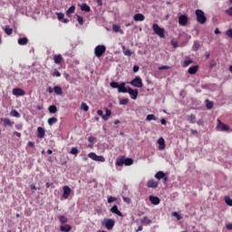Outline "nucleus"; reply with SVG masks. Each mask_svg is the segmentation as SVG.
<instances>
[{"mask_svg":"<svg viewBox=\"0 0 232 232\" xmlns=\"http://www.w3.org/2000/svg\"><path fill=\"white\" fill-rule=\"evenodd\" d=\"M130 84H131L132 86H134V88H142V79H140V77L137 76L136 78H134Z\"/></svg>","mask_w":232,"mask_h":232,"instance_id":"nucleus-6","label":"nucleus"},{"mask_svg":"<svg viewBox=\"0 0 232 232\" xmlns=\"http://www.w3.org/2000/svg\"><path fill=\"white\" fill-rule=\"evenodd\" d=\"M110 86H111V88H117L119 90L121 84H119V82H111L110 83Z\"/></svg>","mask_w":232,"mask_h":232,"instance_id":"nucleus-38","label":"nucleus"},{"mask_svg":"<svg viewBox=\"0 0 232 232\" xmlns=\"http://www.w3.org/2000/svg\"><path fill=\"white\" fill-rule=\"evenodd\" d=\"M111 111L109 110V109H105V114H104V117H111Z\"/></svg>","mask_w":232,"mask_h":232,"instance_id":"nucleus-49","label":"nucleus"},{"mask_svg":"<svg viewBox=\"0 0 232 232\" xmlns=\"http://www.w3.org/2000/svg\"><path fill=\"white\" fill-rule=\"evenodd\" d=\"M97 113H98V115H100V117H102V119L103 120V121H108V117H106V116H104V112L102 111V110H99L98 111H97Z\"/></svg>","mask_w":232,"mask_h":232,"instance_id":"nucleus-32","label":"nucleus"},{"mask_svg":"<svg viewBox=\"0 0 232 232\" xmlns=\"http://www.w3.org/2000/svg\"><path fill=\"white\" fill-rule=\"evenodd\" d=\"M11 115H12V117H17V118L21 117V114L16 110H13L11 111Z\"/></svg>","mask_w":232,"mask_h":232,"instance_id":"nucleus-40","label":"nucleus"},{"mask_svg":"<svg viewBox=\"0 0 232 232\" xmlns=\"http://www.w3.org/2000/svg\"><path fill=\"white\" fill-rule=\"evenodd\" d=\"M60 222L61 224H66V222H68V218L64 216H60Z\"/></svg>","mask_w":232,"mask_h":232,"instance_id":"nucleus-45","label":"nucleus"},{"mask_svg":"<svg viewBox=\"0 0 232 232\" xmlns=\"http://www.w3.org/2000/svg\"><path fill=\"white\" fill-rule=\"evenodd\" d=\"M160 122H161V124L166 125V123H167L166 119H161Z\"/></svg>","mask_w":232,"mask_h":232,"instance_id":"nucleus-63","label":"nucleus"},{"mask_svg":"<svg viewBox=\"0 0 232 232\" xmlns=\"http://www.w3.org/2000/svg\"><path fill=\"white\" fill-rule=\"evenodd\" d=\"M106 53V46L105 45H97L94 49V55L96 57H102V54Z\"/></svg>","mask_w":232,"mask_h":232,"instance_id":"nucleus-3","label":"nucleus"},{"mask_svg":"<svg viewBox=\"0 0 232 232\" xmlns=\"http://www.w3.org/2000/svg\"><path fill=\"white\" fill-rule=\"evenodd\" d=\"M53 75V77H59L61 75V72H59V71H57V70H54Z\"/></svg>","mask_w":232,"mask_h":232,"instance_id":"nucleus-56","label":"nucleus"},{"mask_svg":"<svg viewBox=\"0 0 232 232\" xmlns=\"http://www.w3.org/2000/svg\"><path fill=\"white\" fill-rule=\"evenodd\" d=\"M124 202H127V204H130L131 202V199L130 198H123Z\"/></svg>","mask_w":232,"mask_h":232,"instance_id":"nucleus-59","label":"nucleus"},{"mask_svg":"<svg viewBox=\"0 0 232 232\" xmlns=\"http://www.w3.org/2000/svg\"><path fill=\"white\" fill-rule=\"evenodd\" d=\"M70 154L75 155V157H77V155H79V149H77V147L72 148V150H70Z\"/></svg>","mask_w":232,"mask_h":232,"instance_id":"nucleus-29","label":"nucleus"},{"mask_svg":"<svg viewBox=\"0 0 232 232\" xmlns=\"http://www.w3.org/2000/svg\"><path fill=\"white\" fill-rule=\"evenodd\" d=\"M131 164H133V160H131L130 158L124 159V165L125 166H131Z\"/></svg>","mask_w":232,"mask_h":232,"instance_id":"nucleus-31","label":"nucleus"},{"mask_svg":"<svg viewBox=\"0 0 232 232\" xmlns=\"http://www.w3.org/2000/svg\"><path fill=\"white\" fill-rule=\"evenodd\" d=\"M47 122L49 126H53V124L57 123V118L55 117L49 118Z\"/></svg>","mask_w":232,"mask_h":232,"instance_id":"nucleus-28","label":"nucleus"},{"mask_svg":"<svg viewBox=\"0 0 232 232\" xmlns=\"http://www.w3.org/2000/svg\"><path fill=\"white\" fill-rule=\"evenodd\" d=\"M75 12V5H72L66 12L67 15H70V14H73Z\"/></svg>","mask_w":232,"mask_h":232,"instance_id":"nucleus-41","label":"nucleus"},{"mask_svg":"<svg viewBox=\"0 0 232 232\" xmlns=\"http://www.w3.org/2000/svg\"><path fill=\"white\" fill-rule=\"evenodd\" d=\"M226 34L228 36V37H231L232 39V29H228L226 31Z\"/></svg>","mask_w":232,"mask_h":232,"instance_id":"nucleus-53","label":"nucleus"},{"mask_svg":"<svg viewBox=\"0 0 232 232\" xmlns=\"http://www.w3.org/2000/svg\"><path fill=\"white\" fill-rule=\"evenodd\" d=\"M112 30H114L115 32H120L121 26L115 24L112 26Z\"/></svg>","mask_w":232,"mask_h":232,"instance_id":"nucleus-54","label":"nucleus"},{"mask_svg":"<svg viewBox=\"0 0 232 232\" xmlns=\"http://www.w3.org/2000/svg\"><path fill=\"white\" fill-rule=\"evenodd\" d=\"M226 14H227V15H231L232 16V7H229L228 9L226 10Z\"/></svg>","mask_w":232,"mask_h":232,"instance_id":"nucleus-57","label":"nucleus"},{"mask_svg":"<svg viewBox=\"0 0 232 232\" xmlns=\"http://www.w3.org/2000/svg\"><path fill=\"white\" fill-rule=\"evenodd\" d=\"M28 146H30L31 148H34V146H35V143H34V141H29Z\"/></svg>","mask_w":232,"mask_h":232,"instance_id":"nucleus-62","label":"nucleus"},{"mask_svg":"<svg viewBox=\"0 0 232 232\" xmlns=\"http://www.w3.org/2000/svg\"><path fill=\"white\" fill-rule=\"evenodd\" d=\"M82 12H90L92 10L87 4L79 5Z\"/></svg>","mask_w":232,"mask_h":232,"instance_id":"nucleus-24","label":"nucleus"},{"mask_svg":"<svg viewBox=\"0 0 232 232\" xmlns=\"http://www.w3.org/2000/svg\"><path fill=\"white\" fill-rule=\"evenodd\" d=\"M133 19H134V21H144V19H146V17L142 14H136L133 16Z\"/></svg>","mask_w":232,"mask_h":232,"instance_id":"nucleus-21","label":"nucleus"},{"mask_svg":"<svg viewBox=\"0 0 232 232\" xmlns=\"http://www.w3.org/2000/svg\"><path fill=\"white\" fill-rule=\"evenodd\" d=\"M18 44H20V46H24L25 44H28V38L23 37L18 39Z\"/></svg>","mask_w":232,"mask_h":232,"instance_id":"nucleus-23","label":"nucleus"},{"mask_svg":"<svg viewBox=\"0 0 232 232\" xmlns=\"http://www.w3.org/2000/svg\"><path fill=\"white\" fill-rule=\"evenodd\" d=\"M206 102H207V109L208 110H212L213 109V102H209V100H207Z\"/></svg>","mask_w":232,"mask_h":232,"instance_id":"nucleus-44","label":"nucleus"},{"mask_svg":"<svg viewBox=\"0 0 232 232\" xmlns=\"http://www.w3.org/2000/svg\"><path fill=\"white\" fill-rule=\"evenodd\" d=\"M146 121H157V118L154 114H149L147 115Z\"/></svg>","mask_w":232,"mask_h":232,"instance_id":"nucleus-37","label":"nucleus"},{"mask_svg":"<svg viewBox=\"0 0 232 232\" xmlns=\"http://www.w3.org/2000/svg\"><path fill=\"white\" fill-rule=\"evenodd\" d=\"M117 166H122L124 164V159H118L116 161Z\"/></svg>","mask_w":232,"mask_h":232,"instance_id":"nucleus-46","label":"nucleus"},{"mask_svg":"<svg viewBox=\"0 0 232 232\" xmlns=\"http://www.w3.org/2000/svg\"><path fill=\"white\" fill-rule=\"evenodd\" d=\"M81 110H83V111H88V110H90V107L88 106V104H86V102H82Z\"/></svg>","mask_w":232,"mask_h":232,"instance_id":"nucleus-33","label":"nucleus"},{"mask_svg":"<svg viewBox=\"0 0 232 232\" xmlns=\"http://www.w3.org/2000/svg\"><path fill=\"white\" fill-rule=\"evenodd\" d=\"M77 21L79 24H84V19L82 18V16L77 15Z\"/></svg>","mask_w":232,"mask_h":232,"instance_id":"nucleus-48","label":"nucleus"},{"mask_svg":"<svg viewBox=\"0 0 232 232\" xmlns=\"http://www.w3.org/2000/svg\"><path fill=\"white\" fill-rule=\"evenodd\" d=\"M48 110L50 113H57V107L55 105H51Z\"/></svg>","mask_w":232,"mask_h":232,"instance_id":"nucleus-30","label":"nucleus"},{"mask_svg":"<svg viewBox=\"0 0 232 232\" xmlns=\"http://www.w3.org/2000/svg\"><path fill=\"white\" fill-rule=\"evenodd\" d=\"M179 24L180 26H186L188 24V16L186 14L180 15L179 17Z\"/></svg>","mask_w":232,"mask_h":232,"instance_id":"nucleus-10","label":"nucleus"},{"mask_svg":"<svg viewBox=\"0 0 232 232\" xmlns=\"http://www.w3.org/2000/svg\"><path fill=\"white\" fill-rule=\"evenodd\" d=\"M2 122H4V126H13L14 125V122H12V121H10V119H8V118L2 119Z\"/></svg>","mask_w":232,"mask_h":232,"instance_id":"nucleus-25","label":"nucleus"},{"mask_svg":"<svg viewBox=\"0 0 232 232\" xmlns=\"http://www.w3.org/2000/svg\"><path fill=\"white\" fill-rule=\"evenodd\" d=\"M172 217H176L177 220H182V216H180L178 212H172Z\"/></svg>","mask_w":232,"mask_h":232,"instance_id":"nucleus-43","label":"nucleus"},{"mask_svg":"<svg viewBox=\"0 0 232 232\" xmlns=\"http://www.w3.org/2000/svg\"><path fill=\"white\" fill-rule=\"evenodd\" d=\"M147 186L155 189V188L159 187V182L155 181V179H150L147 182Z\"/></svg>","mask_w":232,"mask_h":232,"instance_id":"nucleus-13","label":"nucleus"},{"mask_svg":"<svg viewBox=\"0 0 232 232\" xmlns=\"http://www.w3.org/2000/svg\"><path fill=\"white\" fill-rule=\"evenodd\" d=\"M63 189V193L62 197L66 200L70 198V195H72V188H70V187L68 186H64Z\"/></svg>","mask_w":232,"mask_h":232,"instance_id":"nucleus-8","label":"nucleus"},{"mask_svg":"<svg viewBox=\"0 0 232 232\" xmlns=\"http://www.w3.org/2000/svg\"><path fill=\"white\" fill-rule=\"evenodd\" d=\"M53 61L55 64H61V63L63 62V56L61 54H54Z\"/></svg>","mask_w":232,"mask_h":232,"instance_id":"nucleus-17","label":"nucleus"},{"mask_svg":"<svg viewBox=\"0 0 232 232\" xmlns=\"http://www.w3.org/2000/svg\"><path fill=\"white\" fill-rule=\"evenodd\" d=\"M88 157L96 162H106V159L103 156H98L95 152H90Z\"/></svg>","mask_w":232,"mask_h":232,"instance_id":"nucleus-5","label":"nucleus"},{"mask_svg":"<svg viewBox=\"0 0 232 232\" xmlns=\"http://www.w3.org/2000/svg\"><path fill=\"white\" fill-rule=\"evenodd\" d=\"M227 229H232V224H227Z\"/></svg>","mask_w":232,"mask_h":232,"instance_id":"nucleus-64","label":"nucleus"},{"mask_svg":"<svg viewBox=\"0 0 232 232\" xmlns=\"http://www.w3.org/2000/svg\"><path fill=\"white\" fill-rule=\"evenodd\" d=\"M152 30L156 35H159L161 39H164V28H160L157 24H152Z\"/></svg>","mask_w":232,"mask_h":232,"instance_id":"nucleus-4","label":"nucleus"},{"mask_svg":"<svg viewBox=\"0 0 232 232\" xmlns=\"http://www.w3.org/2000/svg\"><path fill=\"white\" fill-rule=\"evenodd\" d=\"M119 93H128V88H126L125 82H121L118 89Z\"/></svg>","mask_w":232,"mask_h":232,"instance_id":"nucleus-12","label":"nucleus"},{"mask_svg":"<svg viewBox=\"0 0 232 232\" xmlns=\"http://www.w3.org/2000/svg\"><path fill=\"white\" fill-rule=\"evenodd\" d=\"M155 179H158V180H160L161 179H164V180H168V178H166V174L162 171H159L155 174Z\"/></svg>","mask_w":232,"mask_h":232,"instance_id":"nucleus-16","label":"nucleus"},{"mask_svg":"<svg viewBox=\"0 0 232 232\" xmlns=\"http://www.w3.org/2000/svg\"><path fill=\"white\" fill-rule=\"evenodd\" d=\"M120 104L121 106H126V104H128V99H122L120 101Z\"/></svg>","mask_w":232,"mask_h":232,"instance_id":"nucleus-50","label":"nucleus"},{"mask_svg":"<svg viewBox=\"0 0 232 232\" xmlns=\"http://www.w3.org/2000/svg\"><path fill=\"white\" fill-rule=\"evenodd\" d=\"M53 92L56 93V95H63V89L59 86H54Z\"/></svg>","mask_w":232,"mask_h":232,"instance_id":"nucleus-27","label":"nucleus"},{"mask_svg":"<svg viewBox=\"0 0 232 232\" xmlns=\"http://www.w3.org/2000/svg\"><path fill=\"white\" fill-rule=\"evenodd\" d=\"M225 202L227 206H230L232 208V199L228 196L225 197Z\"/></svg>","mask_w":232,"mask_h":232,"instance_id":"nucleus-35","label":"nucleus"},{"mask_svg":"<svg viewBox=\"0 0 232 232\" xmlns=\"http://www.w3.org/2000/svg\"><path fill=\"white\" fill-rule=\"evenodd\" d=\"M198 71V65H194V66L188 68V72L190 75H195V73H197Z\"/></svg>","mask_w":232,"mask_h":232,"instance_id":"nucleus-18","label":"nucleus"},{"mask_svg":"<svg viewBox=\"0 0 232 232\" xmlns=\"http://www.w3.org/2000/svg\"><path fill=\"white\" fill-rule=\"evenodd\" d=\"M115 200H117V198H113V197L108 198L109 204H111V202H115Z\"/></svg>","mask_w":232,"mask_h":232,"instance_id":"nucleus-52","label":"nucleus"},{"mask_svg":"<svg viewBox=\"0 0 232 232\" xmlns=\"http://www.w3.org/2000/svg\"><path fill=\"white\" fill-rule=\"evenodd\" d=\"M57 17H58L59 21H63V19H64V14L57 13Z\"/></svg>","mask_w":232,"mask_h":232,"instance_id":"nucleus-51","label":"nucleus"},{"mask_svg":"<svg viewBox=\"0 0 232 232\" xmlns=\"http://www.w3.org/2000/svg\"><path fill=\"white\" fill-rule=\"evenodd\" d=\"M192 63H193V60H186L184 62L183 66L186 68V67L189 66V64H192Z\"/></svg>","mask_w":232,"mask_h":232,"instance_id":"nucleus-47","label":"nucleus"},{"mask_svg":"<svg viewBox=\"0 0 232 232\" xmlns=\"http://www.w3.org/2000/svg\"><path fill=\"white\" fill-rule=\"evenodd\" d=\"M24 91H23L20 88H14L13 89V95H16V97H21L23 95H24Z\"/></svg>","mask_w":232,"mask_h":232,"instance_id":"nucleus-11","label":"nucleus"},{"mask_svg":"<svg viewBox=\"0 0 232 232\" xmlns=\"http://www.w3.org/2000/svg\"><path fill=\"white\" fill-rule=\"evenodd\" d=\"M5 32L7 35H12V33L14 32V30L9 26H5Z\"/></svg>","mask_w":232,"mask_h":232,"instance_id":"nucleus-42","label":"nucleus"},{"mask_svg":"<svg viewBox=\"0 0 232 232\" xmlns=\"http://www.w3.org/2000/svg\"><path fill=\"white\" fill-rule=\"evenodd\" d=\"M141 224H144L145 226H150V224H151V219H150L148 217H144L141 219Z\"/></svg>","mask_w":232,"mask_h":232,"instance_id":"nucleus-26","label":"nucleus"},{"mask_svg":"<svg viewBox=\"0 0 232 232\" xmlns=\"http://www.w3.org/2000/svg\"><path fill=\"white\" fill-rule=\"evenodd\" d=\"M158 70H169V66L168 65L160 66Z\"/></svg>","mask_w":232,"mask_h":232,"instance_id":"nucleus-55","label":"nucleus"},{"mask_svg":"<svg viewBox=\"0 0 232 232\" xmlns=\"http://www.w3.org/2000/svg\"><path fill=\"white\" fill-rule=\"evenodd\" d=\"M111 213H114V215H118V217H122V212L120 211L119 208L117 207V205H114L111 208Z\"/></svg>","mask_w":232,"mask_h":232,"instance_id":"nucleus-14","label":"nucleus"},{"mask_svg":"<svg viewBox=\"0 0 232 232\" xmlns=\"http://www.w3.org/2000/svg\"><path fill=\"white\" fill-rule=\"evenodd\" d=\"M102 226H104V227L110 231L115 227V220L111 218H104L102 221Z\"/></svg>","mask_w":232,"mask_h":232,"instance_id":"nucleus-2","label":"nucleus"},{"mask_svg":"<svg viewBox=\"0 0 232 232\" xmlns=\"http://www.w3.org/2000/svg\"><path fill=\"white\" fill-rule=\"evenodd\" d=\"M165 142L166 141L163 140V138H160L158 140V144L160 145L159 150H164V148H166Z\"/></svg>","mask_w":232,"mask_h":232,"instance_id":"nucleus-22","label":"nucleus"},{"mask_svg":"<svg viewBox=\"0 0 232 232\" xmlns=\"http://www.w3.org/2000/svg\"><path fill=\"white\" fill-rule=\"evenodd\" d=\"M127 93L130 94V99H132L133 101H135L137 99V97H139V90H137V89L133 90V89L128 87Z\"/></svg>","mask_w":232,"mask_h":232,"instance_id":"nucleus-7","label":"nucleus"},{"mask_svg":"<svg viewBox=\"0 0 232 232\" xmlns=\"http://www.w3.org/2000/svg\"><path fill=\"white\" fill-rule=\"evenodd\" d=\"M150 200L151 204H154V206H159V204H160V198L157 197L150 196Z\"/></svg>","mask_w":232,"mask_h":232,"instance_id":"nucleus-15","label":"nucleus"},{"mask_svg":"<svg viewBox=\"0 0 232 232\" xmlns=\"http://www.w3.org/2000/svg\"><path fill=\"white\" fill-rule=\"evenodd\" d=\"M198 48H200V44H198V41L194 42V44L192 46V50H194V52H197V50H198Z\"/></svg>","mask_w":232,"mask_h":232,"instance_id":"nucleus-36","label":"nucleus"},{"mask_svg":"<svg viewBox=\"0 0 232 232\" xmlns=\"http://www.w3.org/2000/svg\"><path fill=\"white\" fill-rule=\"evenodd\" d=\"M218 130H221V131H229V126H227L226 123H222L220 120H218Z\"/></svg>","mask_w":232,"mask_h":232,"instance_id":"nucleus-9","label":"nucleus"},{"mask_svg":"<svg viewBox=\"0 0 232 232\" xmlns=\"http://www.w3.org/2000/svg\"><path fill=\"white\" fill-rule=\"evenodd\" d=\"M123 53H124V55H126L127 57H131V54H132L133 53H132L131 50H130V49H123Z\"/></svg>","mask_w":232,"mask_h":232,"instance_id":"nucleus-34","label":"nucleus"},{"mask_svg":"<svg viewBox=\"0 0 232 232\" xmlns=\"http://www.w3.org/2000/svg\"><path fill=\"white\" fill-rule=\"evenodd\" d=\"M195 14L198 23H199L200 24H206V21H208V18L206 17L204 11L198 9L195 11Z\"/></svg>","mask_w":232,"mask_h":232,"instance_id":"nucleus-1","label":"nucleus"},{"mask_svg":"<svg viewBox=\"0 0 232 232\" xmlns=\"http://www.w3.org/2000/svg\"><path fill=\"white\" fill-rule=\"evenodd\" d=\"M37 132H38V135H37L38 139H43L44 137L45 131L43 129V127H38L37 128Z\"/></svg>","mask_w":232,"mask_h":232,"instance_id":"nucleus-20","label":"nucleus"},{"mask_svg":"<svg viewBox=\"0 0 232 232\" xmlns=\"http://www.w3.org/2000/svg\"><path fill=\"white\" fill-rule=\"evenodd\" d=\"M188 121H189V122H191V124H195V122H197V118L195 117V115L191 114L188 117Z\"/></svg>","mask_w":232,"mask_h":232,"instance_id":"nucleus-39","label":"nucleus"},{"mask_svg":"<svg viewBox=\"0 0 232 232\" xmlns=\"http://www.w3.org/2000/svg\"><path fill=\"white\" fill-rule=\"evenodd\" d=\"M15 128L16 130H23V124H16Z\"/></svg>","mask_w":232,"mask_h":232,"instance_id":"nucleus-60","label":"nucleus"},{"mask_svg":"<svg viewBox=\"0 0 232 232\" xmlns=\"http://www.w3.org/2000/svg\"><path fill=\"white\" fill-rule=\"evenodd\" d=\"M133 72H134L135 73H137V72H139V66L134 65V67H133Z\"/></svg>","mask_w":232,"mask_h":232,"instance_id":"nucleus-61","label":"nucleus"},{"mask_svg":"<svg viewBox=\"0 0 232 232\" xmlns=\"http://www.w3.org/2000/svg\"><path fill=\"white\" fill-rule=\"evenodd\" d=\"M60 230H61L62 232H70V231H72V226H70V225H63V226H61V227H60Z\"/></svg>","mask_w":232,"mask_h":232,"instance_id":"nucleus-19","label":"nucleus"},{"mask_svg":"<svg viewBox=\"0 0 232 232\" xmlns=\"http://www.w3.org/2000/svg\"><path fill=\"white\" fill-rule=\"evenodd\" d=\"M171 44H172L173 48H178L179 47V43H177L175 41H172Z\"/></svg>","mask_w":232,"mask_h":232,"instance_id":"nucleus-58","label":"nucleus"}]
</instances>
